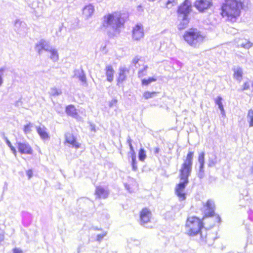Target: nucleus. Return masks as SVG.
<instances>
[{"label": "nucleus", "mask_w": 253, "mask_h": 253, "mask_svg": "<svg viewBox=\"0 0 253 253\" xmlns=\"http://www.w3.org/2000/svg\"><path fill=\"white\" fill-rule=\"evenodd\" d=\"M193 156L194 152L189 151L179 169V178L180 182L176 185L175 193L179 199L182 201L186 198L184 190L189 182L188 177L192 171Z\"/></svg>", "instance_id": "nucleus-1"}, {"label": "nucleus", "mask_w": 253, "mask_h": 253, "mask_svg": "<svg viewBox=\"0 0 253 253\" xmlns=\"http://www.w3.org/2000/svg\"><path fill=\"white\" fill-rule=\"evenodd\" d=\"M248 4L245 0H225L219 8L220 14L228 21L235 22L240 16L241 9Z\"/></svg>", "instance_id": "nucleus-2"}, {"label": "nucleus", "mask_w": 253, "mask_h": 253, "mask_svg": "<svg viewBox=\"0 0 253 253\" xmlns=\"http://www.w3.org/2000/svg\"><path fill=\"white\" fill-rule=\"evenodd\" d=\"M182 38L190 46L198 47L205 41L206 36L197 28L192 27L184 32Z\"/></svg>", "instance_id": "nucleus-3"}, {"label": "nucleus", "mask_w": 253, "mask_h": 253, "mask_svg": "<svg viewBox=\"0 0 253 253\" xmlns=\"http://www.w3.org/2000/svg\"><path fill=\"white\" fill-rule=\"evenodd\" d=\"M204 219L195 215L187 217L185 223L186 234L189 236L201 234L204 228Z\"/></svg>", "instance_id": "nucleus-4"}, {"label": "nucleus", "mask_w": 253, "mask_h": 253, "mask_svg": "<svg viewBox=\"0 0 253 253\" xmlns=\"http://www.w3.org/2000/svg\"><path fill=\"white\" fill-rule=\"evenodd\" d=\"M192 10V5L190 0L184 1L177 7L176 12L178 17L180 18L183 22L179 24V29L182 30L186 28L189 23V14Z\"/></svg>", "instance_id": "nucleus-5"}, {"label": "nucleus", "mask_w": 253, "mask_h": 253, "mask_svg": "<svg viewBox=\"0 0 253 253\" xmlns=\"http://www.w3.org/2000/svg\"><path fill=\"white\" fill-rule=\"evenodd\" d=\"M103 21L102 26L103 28H106L111 25L115 22V25L113 28L117 30L124 25L125 20L122 18L121 14L117 12H114L112 13H108L103 16Z\"/></svg>", "instance_id": "nucleus-6"}, {"label": "nucleus", "mask_w": 253, "mask_h": 253, "mask_svg": "<svg viewBox=\"0 0 253 253\" xmlns=\"http://www.w3.org/2000/svg\"><path fill=\"white\" fill-rule=\"evenodd\" d=\"M194 5L199 12H203L212 6V0H196Z\"/></svg>", "instance_id": "nucleus-7"}, {"label": "nucleus", "mask_w": 253, "mask_h": 253, "mask_svg": "<svg viewBox=\"0 0 253 253\" xmlns=\"http://www.w3.org/2000/svg\"><path fill=\"white\" fill-rule=\"evenodd\" d=\"M16 146L18 152L21 154L33 155V149L30 144L27 142H18Z\"/></svg>", "instance_id": "nucleus-8"}, {"label": "nucleus", "mask_w": 253, "mask_h": 253, "mask_svg": "<svg viewBox=\"0 0 253 253\" xmlns=\"http://www.w3.org/2000/svg\"><path fill=\"white\" fill-rule=\"evenodd\" d=\"M204 207L207 212L203 216V219L213 216L214 215L215 205L214 202L211 200H208L204 205Z\"/></svg>", "instance_id": "nucleus-9"}, {"label": "nucleus", "mask_w": 253, "mask_h": 253, "mask_svg": "<svg viewBox=\"0 0 253 253\" xmlns=\"http://www.w3.org/2000/svg\"><path fill=\"white\" fill-rule=\"evenodd\" d=\"M140 221L141 224L147 223L150 221L151 211L148 208H143L139 213Z\"/></svg>", "instance_id": "nucleus-10"}, {"label": "nucleus", "mask_w": 253, "mask_h": 253, "mask_svg": "<svg viewBox=\"0 0 253 253\" xmlns=\"http://www.w3.org/2000/svg\"><path fill=\"white\" fill-rule=\"evenodd\" d=\"M129 72V69L127 68H120L118 76L117 78V85L119 86L122 85L123 83L126 81L127 79V74Z\"/></svg>", "instance_id": "nucleus-11"}, {"label": "nucleus", "mask_w": 253, "mask_h": 253, "mask_svg": "<svg viewBox=\"0 0 253 253\" xmlns=\"http://www.w3.org/2000/svg\"><path fill=\"white\" fill-rule=\"evenodd\" d=\"M132 37L135 41H139L144 37V30L141 24H137L133 28Z\"/></svg>", "instance_id": "nucleus-12"}, {"label": "nucleus", "mask_w": 253, "mask_h": 253, "mask_svg": "<svg viewBox=\"0 0 253 253\" xmlns=\"http://www.w3.org/2000/svg\"><path fill=\"white\" fill-rule=\"evenodd\" d=\"M65 143H68L76 149L81 147V144L79 143L74 135L71 133H67L65 134Z\"/></svg>", "instance_id": "nucleus-13"}, {"label": "nucleus", "mask_w": 253, "mask_h": 253, "mask_svg": "<svg viewBox=\"0 0 253 253\" xmlns=\"http://www.w3.org/2000/svg\"><path fill=\"white\" fill-rule=\"evenodd\" d=\"M127 142L128 144L131 153L132 169L133 170L136 171L137 170V162L136 159V154L132 144V141L130 139H129L127 140Z\"/></svg>", "instance_id": "nucleus-14"}, {"label": "nucleus", "mask_w": 253, "mask_h": 253, "mask_svg": "<svg viewBox=\"0 0 253 253\" xmlns=\"http://www.w3.org/2000/svg\"><path fill=\"white\" fill-rule=\"evenodd\" d=\"M105 70L107 81L110 83L112 82L115 74V70L113 66L110 65H107Z\"/></svg>", "instance_id": "nucleus-15"}, {"label": "nucleus", "mask_w": 253, "mask_h": 253, "mask_svg": "<svg viewBox=\"0 0 253 253\" xmlns=\"http://www.w3.org/2000/svg\"><path fill=\"white\" fill-rule=\"evenodd\" d=\"M66 114L73 118H78V113L77 109L74 105H67L65 108Z\"/></svg>", "instance_id": "nucleus-16"}, {"label": "nucleus", "mask_w": 253, "mask_h": 253, "mask_svg": "<svg viewBox=\"0 0 253 253\" xmlns=\"http://www.w3.org/2000/svg\"><path fill=\"white\" fill-rule=\"evenodd\" d=\"M95 194L99 198H106L108 195V192L104 188L97 186L95 189Z\"/></svg>", "instance_id": "nucleus-17"}, {"label": "nucleus", "mask_w": 253, "mask_h": 253, "mask_svg": "<svg viewBox=\"0 0 253 253\" xmlns=\"http://www.w3.org/2000/svg\"><path fill=\"white\" fill-rule=\"evenodd\" d=\"M36 129L38 133L42 139L45 140L49 139V135L46 131V128L44 126H38Z\"/></svg>", "instance_id": "nucleus-18"}, {"label": "nucleus", "mask_w": 253, "mask_h": 253, "mask_svg": "<svg viewBox=\"0 0 253 253\" xmlns=\"http://www.w3.org/2000/svg\"><path fill=\"white\" fill-rule=\"evenodd\" d=\"M93 11L94 8L92 5H86L83 10V14L85 18H88L92 15Z\"/></svg>", "instance_id": "nucleus-19"}, {"label": "nucleus", "mask_w": 253, "mask_h": 253, "mask_svg": "<svg viewBox=\"0 0 253 253\" xmlns=\"http://www.w3.org/2000/svg\"><path fill=\"white\" fill-rule=\"evenodd\" d=\"M243 72L241 68H238L234 70L233 77L234 78L238 80L241 81L243 79Z\"/></svg>", "instance_id": "nucleus-20"}, {"label": "nucleus", "mask_w": 253, "mask_h": 253, "mask_svg": "<svg viewBox=\"0 0 253 253\" xmlns=\"http://www.w3.org/2000/svg\"><path fill=\"white\" fill-rule=\"evenodd\" d=\"M210 217H212L211 218V221L212 223L210 225V227H212L214 226H215L217 224H219L221 222V218L220 216L216 214L214 212V215L213 216H211Z\"/></svg>", "instance_id": "nucleus-21"}, {"label": "nucleus", "mask_w": 253, "mask_h": 253, "mask_svg": "<svg viewBox=\"0 0 253 253\" xmlns=\"http://www.w3.org/2000/svg\"><path fill=\"white\" fill-rule=\"evenodd\" d=\"M157 78L155 77H149L147 79H143L141 80V84L144 86H147L153 82L157 81Z\"/></svg>", "instance_id": "nucleus-22"}, {"label": "nucleus", "mask_w": 253, "mask_h": 253, "mask_svg": "<svg viewBox=\"0 0 253 253\" xmlns=\"http://www.w3.org/2000/svg\"><path fill=\"white\" fill-rule=\"evenodd\" d=\"M161 2L163 6L169 8L175 4V0H161Z\"/></svg>", "instance_id": "nucleus-23"}, {"label": "nucleus", "mask_w": 253, "mask_h": 253, "mask_svg": "<svg viewBox=\"0 0 253 253\" xmlns=\"http://www.w3.org/2000/svg\"><path fill=\"white\" fill-rule=\"evenodd\" d=\"M248 122L249 124V126H253V109H250L248 110L247 114Z\"/></svg>", "instance_id": "nucleus-24"}, {"label": "nucleus", "mask_w": 253, "mask_h": 253, "mask_svg": "<svg viewBox=\"0 0 253 253\" xmlns=\"http://www.w3.org/2000/svg\"><path fill=\"white\" fill-rule=\"evenodd\" d=\"M156 94L157 92L156 91H146L143 93V97L145 99H148L153 97Z\"/></svg>", "instance_id": "nucleus-25"}, {"label": "nucleus", "mask_w": 253, "mask_h": 253, "mask_svg": "<svg viewBox=\"0 0 253 253\" xmlns=\"http://www.w3.org/2000/svg\"><path fill=\"white\" fill-rule=\"evenodd\" d=\"M48 51L50 53V59H51L54 61H57L58 59V54L56 50L50 49Z\"/></svg>", "instance_id": "nucleus-26"}, {"label": "nucleus", "mask_w": 253, "mask_h": 253, "mask_svg": "<svg viewBox=\"0 0 253 253\" xmlns=\"http://www.w3.org/2000/svg\"><path fill=\"white\" fill-rule=\"evenodd\" d=\"M62 91L60 89L54 87L51 89L50 95L51 96H56L60 95Z\"/></svg>", "instance_id": "nucleus-27"}, {"label": "nucleus", "mask_w": 253, "mask_h": 253, "mask_svg": "<svg viewBox=\"0 0 253 253\" xmlns=\"http://www.w3.org/2000/svg\"><path fill=\"white\" fill-rule=\"evenodd\" d=\"M148 68V67L147 65H145L143 66V68L140 70L138 72V76L139 78H142L144 76H146L147 75V70Z\"/></svg>", "instance_id": "nucleus-28"}, {"label": "nucleus", "mask_w": 253, "mask_h": 253, "mask_svg": "<svg viewBox=\"0 0 253 253\" xmlns=\"http://www.w3.org/2000/svg\"><path fill=\"white\" fill-rule=\"evenodd\" d=\"M138 158L140 161H144L146 158V155L145 151L144 149L141 148L139 150L138 152Z\"/></svg>", "instance_id": "nucleus-29"}, {"label": "nucleus", "mask_w": 253, "mask_h": 253, "mask_svg": "<svg viewBox=\"0 0 253 253\" xmlns=\"http://www.w3.org/2000/svg\"><path fill=\"white\" fill-rule=\"evenodd\" d=\"M36 47L38 48V51L39 53L41 52V51L43 50L47 51L48 50L45 48V44H44L43 42H40L36 45Z\"/></svg>", "instance_id": "nucleus-30"}, {"label": "nucleus", "mask_w": 253, "mask_h": 253, "mask_svg": "<svg viewBox=\"0 0 253 253\" xmlns=\"http://www.w3.org/2000/svg\"><path fill=\"white\" fill-rule=\"evenodd\" d=\"M205 153H201L198 156V161L200 164V169H202L204 165Z\"/></svg>", "instance_id": "nucleus-31"}, {"label": "nucleus", "mask_w": 253, "mask_h": 253, "mask_svg": "<svg viewBox=\"0 0 253 253\" xmlns=\"http://www.w3.org/2000/svg\"><path fill=\"white\" fill-rule=\"evenodd\" d=\"M253 45V44L252 42H251L249 40H247L245 42L241 43V46L245 48L249 49L251 48Z\"/></svg>", "instance_id": "nucleus-32"}, {"label": "nucleus", "mask_w": 253, "mask_h": 253, "mask_svg": "<svg viewBox=\"0 0 253 253\" xmlns=\"http://www.w3.org/2000/svg\"><path fill=\"white\" fill-rule=\"evenodd\" d=\"M215 103L218 105L220 110L221 111L224 110L223 106L222 104V98L220 96H218L215 99Z\"/></svg>", "instance_id": "nucleus-33"}, {"label": "nucleus", "mask_w": 253, "mask_h": 253, "mask_svg": "<svg viewBox=\"0 0 253 253\" xmlns=\"http://www.w3.org/2000/svg\"><path fill=\"white\" fill-rule=\"evenodd\" d=\"M141 57H139L138 56L135 57L131 61V64L134 66H135L139 61H141L143 63H144L145 61L141 59Z\"/></svg>", "instance_id": "nucleus-34"}, {"label": "nucleus", "mask_w": 253, "mask_h": 253, "mask_svg": "<svg viewBox=\"0 0 253 253\" xmlns=\"http://www.w3.org/2000/svg\"><path fill=\"white\" fill-rule=\"evenodd\" d=\"M32 125L30 124L25 125L24 127L23 130L25 133H28L31 131Z\"/></svg>", "instance_id": "nucleus-35"}, {"label": "nucleus", "mask_w": 253, "mask_h": 253, "mask_svg": "<svg viewBox=\"0 0 253 253\" xmlns=\"http://www.w3.org/2000/svg\"><path fill=\"white\" fill-rule=\"evenodd\" d=\"M250 84L249 82H246L244 83L242 88L241 89L242 90H245L250 89Z\"/></svg>", "instance_id": "nucleus-36"}, {"label": "nucleus", "mask_w": 253, "mask_h": 253, "mask_svg": "<svg viewBox=\"0 0 253 253\" xmlns=\"http://www.w3.org/2000/svg\"><path fill=\"white\" fill-rule=\"evenodd\" d=\"M26 174L28 177L29 179L31 178L33 175V170L31 169H28L26 171Z\"/></svg>", "instance_id": "nucleus-37"}, {"label": "nucleus", "mask_w": 253, "mask_h": 253, "mask_svg": "<svg viewBox=\"0 0 253 253\" xmlns=\"http://www.w3.org/2000/svg\"><path fill=\"white\" fill-rule=\"evenodd\" d=\"M117 103V100L116 99H112L110 102H109V106L110 107H113L114 105H116Z\"/></svg>", "instance_id": "nucleus-38"}, {"label": "nucleus", "mask_w": 253, "mask_h": 253, "mask_svg": "<svg viewBox=\"0 0 253 253\" xmlns=\"http://www.w3.org/2000/svg\"><path fill=\"white\" fill-rule=\"evenodd\" d=\"M13 253H23L22 250L19 249V248H14L12 250Z\"/></svg>", "instance_id": "nucleus-39"}, {"label": "nucleus", "mask_w": 253, "mask_h": 253, "mask_svg": "<svg viewBox=\"0 0 253 253\" xmlns=\"http://www.w3.org/2000/svg\"><path fill=\"white\" fill-rule=\"evenodd\" d=\"M80 79L82 82L84 83H86V78L84 75L81 76L80 77Z\"/></svg>", "instance_id": "nucleus-40"}, {"label": "nucleus", "mask_w": 253, "mask_h": 253, "mask_svg": "<svg viewBox=\"0 0 253 253\" xmlns=\"http://www.w3.org/2000/svg\"><path fill=\"white\" fill-rule=\"evenodd\" d=\"M10 148L14 154H16V150L14 146H10Z\"/></svg>", "instance_id": "nucleus-41"}, {"label": "nucleus", "mask_w": 253, "mask_h": 253, "mask_svg": "<svg viewBox=\"0 0 253 253\" xmlns=\"http://www.w3.org/2000/svg\"><path fill=\"white\" fill-rule=\"evenodd\" d=\"M137 9L139 11L143 10L142 6L141 5H139L137 6Z\"/></svg>", "instance_id": "nucleus-42"}, {"label": "nucleus", "mask_w": 253, "mask_h": 253, "mask_svg": "<svg viewBox=\"0 0 253 253\" xmlns=\"http://www.w3.org/2000/svg\"><path fill=\"white\" fill-rule=\"evenodd\" d=\"M7 144L9 147H10V146H12V144H11L10 142L8 140L7 141Z\"/></svg>", "instance_id": "nucleus-43"}, {"label": "nucleus", "mask_w": 253, "mask_h": 253, "mask_svg": "<svg viewBox=\"0 0 253 253\" xmlns=\"http://www.w3.org/2000/svg\"><path fill=\"white\" fill-rule=\"evenodd\" d=\"M159 149L158 148H156V149H155V152L156 153H158V152H159Z\"/></svg>", "instance_id": "nucleus-44"}, {"label": "nucleus", "mask_w": 253, "mask_h": 253, "mask_svg": "<svg viewBox=\"0 0 253 253\" xmlns=\"http://www.w3.org/2000/svg\"><path fill=\"white\" fill-rule=\"evenodd\" d=\"M2 80L1 76H0V85L2 84Z\"/></svg>", "instance_id": "nucleus-45"}, {"label": "nucleus", "mask_w": 253, "mask_h": 253, "mask_svg": "<svg viewBox=\"0 0 253 253\" xmlns=\"http://www.w3.org/2000/svg\"><path fill=\"white\" fill-rule=\"evenodd\" d=\"M252 85H253V84H252Z\"/></svg>", "instance_id": "nucleus-46"}]
</instances>
